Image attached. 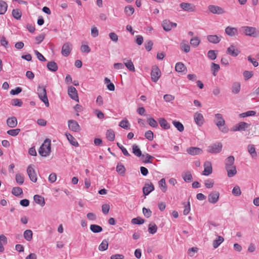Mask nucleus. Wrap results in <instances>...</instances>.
I'll return each mask as SVG.
<instances>
[{
    "label": "nucleus",
    "mask_w": 259,
    "mask_h": 259,
    "mask_svg": "<svg viewBox=\"0 0 259 259\" xmlns=\"http://www.w3.org/2000/svg\"><path fill=\"white\" fill-rule=\"evenodd\" d=\"M51 142L50 139H47L39 147L38 153L41 156L47 157L49 155L51 152Z\"/></svg>",
    "instance_id": "f257e3e1"
},
{
    "label": "nucleus",
    "mask_w": 259,
    "mask_h": 259,
    "mask_svg": "<svg viewBox=\"0 0 259 259\" xmlns=\"http://www.w3.org/2000/svg\"><path fill=\"white\" fill-rule=\"evenodd\" d=\"M214 122L222 132L224 133L228 132V128L226 126H224L225 121L221 114L217 113L215 114Z\"/></svg>",
    "instance_id": "f03ea898"
},
{
    "label": "nucleus",
    "mask_w": 259,
    "mask_h": 259,
    "mask_svg": "<svg viewBox=\"0 0 259 259\" xmlns=\"http://www.w3.org/2000/svg\"><path fill=\"white\" fill-rule=\"evenodd\" d=\"M37 95L39 99L44 103L47 107L49 106V102L47 95V91L44 86H39L37 88Z\"/></svg>",
    "instance_id": "7ed1b4c3"
},
{
    "label": "nucleus",
    "mask_w": 259,
    "mask_h": 259,
    "mask_svg": "<svg viewBox=\"0 0 259 259\" xmlns=\"http://www.w3.org/2000/svg\"><path fill=\"white\" fill-rule=\"evenodd\" d=\"M241 30L243 33L247 35L253 37L259 36V31L255 28L250 26H242Z\"/></svg>",
    "instance_id": "20e7f679"
},
{
    "label": "nucleus",
    "mask_w": 259,
    "mask_h": 259,
    "mask_svg": "<svg viewBox=\"0 0 259 259\" xmlns=\"http://www.w3.org/2000/svg\"><path fill=\"white\" fill-rule=\"evenodd\" d=\"M208 9L210 12L213 14L222 15L226 13L224 8L217 5H209Z\"/></svg>",
    "instance_id": "39448f33"
},
{
    "label": "nucleus",
    "mask_w": 259,
    "mask_h": 259,
    "mask_svg": "<svg viewBox=\"0 0 259 259\" xmlns=\"http://www.w3.org/2000/svg\"><path fill=\"white\" fill-rule=\"evenodd\" d=\"M222 144L220 143L214 144L208 147L207 151L211 153H218L222 149Z\"/></svg>",
    "instance_id": "423d86ee"
},
{
    "label": "nucleus",
    "mask_w": 259,
    "mask_h": 259,
    "mask_svg": "<svg viewBox=\"0 0 259 259\" xmlns=\"http://www.w3.org/2000/svg\"><path fill=\"white\" fill-rule=\"evenodd\" d=\"M72 48V45L70 42H67L62 46L61 53L64 57H67L70 53Z\"/></svg>",
    "instance_id": "0eeeda50"
},
{
    "label": "nucleus",
    "mask_w": 259,
    "mask_h": 259,
    "mask_svg": "<svg viewBox=\"0 0 259 259\" xmlns=\"http://www.w3.org/2000/svg\"><path fill=\"white\" fill-rule=\"evenodd\" d=\"M161 76V71L160 69L157 67H155L152 68L151 76L152 80L156 82Z\"/></svg>",
    "instance_id": "6e6552de"
},
{
    "label": "nucleus",
    "mask_w": 259,
    "mask_h": 259,
    "mask_svg": "<svg viewBox=\"0 0 259 259\" xmlns=\"http://www.w3.org/2000/svg\"><path fill=\"white\" fill-rule=\"evenodd\" d=\"M219 197V192L217 191H214L211 192L208 195V201L210 203L215 204L218 201Z\"/></svg>",
    "instance_id": "1a4fd4ad"
},
{
    "label": "nucleus",
    "mask_w": 259,
    "mask_h": 259,
    "mask_svg": "<svg viewBox=\"0 0 259 259\" xmlns=\"http://www.w3.org/2000/svg\"><path fill=\"white\" fill-rule=\"evenodd\" d=\"M68 127L70 130L78 132L81 130L80 127L77 121L74 120H69L68 121Z\"/></svg>",
    "instance_id": "9d476101"
},
{
    "label": "nucleus",
    "mask_w": 259,
    "mask_h": 259,
    "mask_svg": "<svg viewBox=\"0 0 259 259\" xmlns=\"http://www.w3.org/2000/svg\"><path fill=\"white\" fill-rule=\"evenodd\" d=\"M27 172L30 180L32 182L35 183L37 181V176L35 171L31 165L28 166L27 168Z\"/></svg>",
    "instance_id": "9b49d317"
},
{
    "label": "nucleus",
    "mask_w": 259,
    "mask_h": 259,
    "mask_svg": "<svg viewBox=\"0 0 259 259\" xmlns=\"http://www.w3.org/2000/svg\"><path fill=\"white\" fill-rule=\"evenodd\" d=\"M180 7L184 11L192 12L196 10V6L191 3H182L180 5Z\"/></svg>",
    "instance_id": "f8f14e48"
},
{
    "label": "nucleus",
    "mask_w": 259,
    "mask_h": 259,
    "mask_svg": "<svg viewBox=\"0 0 259 259\" xmlns=\"http://www.w3.org/2000/svg\"><path fill=\"white\" fill-rule=\"evenodd\" d=\"M194 119L195 123L199 126H202L204 122V118L203 115L198 112L194 114Z\"/></svg>",
    "instance_id": "ddd939ff"
},
{
    "label": "nucleus",
    "mask_w": 259,
    "mask_h": 259,
    "mask_svg": "<svg viewBox=\"0 0 259 259\" xmlns=\"http://www.w3.org/2000/svg\"><path fill=\"white\" fill-rule=\"evenodd\" d=\"M227 54L233 57L237 56L240 53V51L234 45H231L227 49Z\"/></svg>",
    "instance_id": "4468645a"
},
{
    "label": "nucleus",
    "mask_w": 259,
    "mask_h": 259,
    "mask_svg": "<svg viewBox=\"0 0 259 259\" xmlns=\"http://www.w3.org/2000/svg\"><path fill=\"white\" fill-rule=\"evenodd\" d=\"M249 126V124L245 122H241L238 124L235 125L232 128V131L234 132L236 131H245Z\"/></svg>",
    "instance_id": "2eb2a0df"
},
{
    "label": "nucleus",
    "mask_w": 259,
    "mask_h": 259,
    "mask_svg": "<svg viewBox=\"0 0 259 259\" xmlns=\"http://www.w3.org/2000/svg\"><path fill=\"white\" fill-rule=\"evenodd\" d=\"M177 26V23H173L169 20H164L162 23V27L163 29L166 31H170L172 28H175Z\"/></svg>",
    "instance_id": "dca6fc26"
},
{
    "label": "nucleus",
    "mask_w": 259,
    "mask_h": 259,
    "mask_svg": "<svg viewBox=\"0 0 259 259\" xmlns=\"http://www.w3.org/2000/svg\"><path fill=\"white\" fill-rule=\"evenodd\" d=\"M204 170L203 171L202 174L204 176H208L211 174L212 172V168L211 166V163L209 161H206L204 162Z\"/></svg>",
    "instance_id": "f3484780"
},
{
    "label": "nucleus",
    "mask_w": 259,
    "mask_h": 259,
    "mask_svg": "<svg viewBox=\"0 0 259 259\" xmlns=\"http://www.w3.org/2000/svg\"><path fill=\"white\" fill-rule=\"evenodd\" d=\"M68 95L75 101H78V97L76 89L73 87H69L68 89Z\"/></svg>",
    "instance_id": "a211bd4d"
},
{
    "label": "nucleus",
    "mask_w": 259,
    "mask_h": 259,
    "mask_svg": "<svg viewBox=\"0 0 259 259\" xmlns=\"http://www.w3.org/2000/svg\"><path fill=\"white\" fill-rule=\"evenodd\" d=\"M122 61L124 65L125 66L127 69H128L130 71L132 72L135 71V68L134 65L131 59L124 58L122 59Z\"/></svg>",
    "instance_id": "6ab92c4d"
},
{
    "label": "nucleus",
    "mask_w": 259,
    "mask_h": 259,
    "mask_svg": "<svg viewBox=\"0 0 259 259\" xmlns=\"http://www.w3.org/2000/svg\"><path fill=\"white\" fill-rule=\"evenodd\" d=\"M188 154L191 155H196L202 153V150L199 148L192 147L187 149Z\"/></svg>",
    "instance_id": "aec40b11"
},
{
    "label": "nucleus",
    "mask_w": 259,
    "mask_h": 259,
    "mask_svg": "<svg viewBox=\"0 0 259 259\" xmlns=\"http://www.w3.org/2000/svg\"><path fill=\"white\" fill-rule=\"evenodd\" d=\"M225 33L230 36H234L238 34L237 28L228 26L225 29Z\"/></svg>",
    "instance_id": "412c9836"
},
{
    "label": "nucleus",
    "mask_w": 259,
    "mask_h": 259,
    "mask_svg": "<svg viewBox=\"0 0 259 259\" xmlns=\"http://www.w3.org/2000/svg\"><path fill=\"white\" fill-rule=\"evenodd\" d=\"M225 169L227 171V176L228 177H233L237 174L236 167L235 165L226 167Z\"/></svg>",
    "instance_id": "4be33fe9"
},
{
    "label": "nucleus",
    "mask_w": 259,
    "mask_h": 259,
    "mask_svg": "<svg viewBox=\"0 0 259 259\" xmlns=\"http://www.w3.org/2000/svg\"><path fill=\"white\" fill-rule=\"evenodd\" d=\"M154 190V185L151 183L150 184H145L144 187L143 188V193L145 195H148Z\"/></svg>",
    "instance_id": "5701e85b"
},
{
    "label": "nucleus",
    "mask_w": 259,
    "mask_h": 259,
    "mask_svg": "<svg viewBox=\"0 0 259 259\" xmlns=\"http://www.w3.org/2000/svg\"><path fill=\"white\" fill-rule=\"evenodd\" d=\"M176 71L179 73L185 74L187 71V68L184 64L181 62L176 63L175 66Z\"/></svg>",
    "instance_id": "b1692460"
},
{
    "label": "nucleus",
    "mask_w": 259,
    "mask_h": 259,
    "mask_svg": "<svg viewBox=\"0 0 259 259\" xmlns=\"http://www.w3.org/2000/svg\"><path fill=\"white\" fill-rule=\"evenodd\" d=\"M208 41L212 44H218L221 41V37L217 35H209L207 36Z\"/></svg>",
    "instance_id": "393cba45"
},
{
    "label": "nucleus",
    "mask_w": 259,
    "mask_h": 259,
    "mask_svg": "<svg viewBox=\"0 0 259 259\" xmlns=\"http://www.w3.org/2000/svg\"><path fill=\"white\" fill-rule=\"evenodd\" d=\"M7 125L10 127H15L17 125V120L15 117L8 118L7 120Z\"/></svg>",
    "instance_id": "a878e982"
},
{
    "label": "nucleus",
    "mask_w": 259,
    "mask_h": 259,
    "mask_svg": "<svg viewBox=\"0 0 259 259\" xmlns=\"http://www.w3.org/2000/svg\"><path fill=\"white\" fill-rule=\"evenodd\" d=\"M154 157L148 153L143 154L141 157V160L144 163H151V160L153 159Z\"/></svg>",
    "instance_id": "bb28decb"
},
{
    "label": "nucleus",
    "mask_w": 259,
    "mask_h": 259,
    "mask_svg": "<svg viewBox=\"0 0 259 259\" xmlns=\"http://www.w3.org/2000/svg\"><path fill=\"white\" fill-rule=\"evenodd\" d=\"M66 136L69 143L75 147L78 146V143L76 140L70 134L66 133Z\"/></svg>",
    "instance_id": "cd10ccee"
},
{
    "label": "nucleus",
    "mask_w": 259,
    "mask_h": 259,
    "mask_svg": "<svg viewBox=\"0 0 259 259\" xmlns=\"http://www.w3.org/2000/svg\"><path fill=\"white\" fill-rule=\"evenodd\" d=\"M47 67L50 71L52 72H56L58 70V65L54 61L49 62Z\"/></svg>",
    "instance_id": "c85d7f7f"
},
{
    "label": "nucleus",
    "mask_w": 259,
    "mask_h": 259,
    "mask_svg": "<svg viewBox=\"0 0 259 259\" xmlns=\"http://www.w3.org/2000/svg\"><path fill=\"white\" fill-rule=\"evenodd\" d=\"M132 151L134 154L137 157H142L143 155L140 148L136 144H134L132 146Z\"/></svg>",
    "instance_id": "c756f323"
},
{
    "label": "nucleus",
    "mask_w": 259,
    "mask_h": 259,
    "mask_svg": "<svg viewBox=\"0 0 259 259\" xmlns=\"http://www.w3.org/2000/svg\"><path fill=\"white\" fill-rule=\"evenodd\" d=\"M34 200L38 204L41 206H44L45 205V201L44 197L38 195L34 196Z\"/></svg>",
    "instance_id": "7c9ffc66"
},
{
    "label": "nucleus",
    "mask_w": 259,
    "mask_h": 259,
    "mask_svg": "<svg viewBox=\"0 0 259 259\" xmlns=\"http://www.w3.org/2000/svg\"><path fill=\"white\" fill-rule=\"evenodd\" d=\"M181 49L185 53H188L190 51V47L185 40H183L180 44Z\"/></svg>",
    "instance_id": "2f4dec72"
},
{
    "label": "nucleus",
    "mask_w": 259,
    "mask_h": 259,
    "mask_svg": "<svg viewBox=\"0 0 259 259\" xmlns=\"http://www.w3.org/2000/svg\"><path fill=\"white\" fill-rule=\"evenodd\" d=\"M247 149L248 152L252 158H255L256 157L257 154L253 145H249L247 147Z\"/></svg>",
    "instance_id": "473e14b6"
},
{
    "label": "nucleus",
    "mask_w": 259,
    "mask_h": 259,
    "mask_svg": "<svg viewBox=\"0 0 259 259\" xmlns=\"http://www.w3.org/2000/svg\"><path fill=\"white\" fill-rule=\"evenodd\" d=\"M235 158L233 156H230L226 158L225 162V167L234 165Z\"/></svg>",
    "instance_id": "72a5a7b5"
},
{
    "label": "nucleus",
    "mask_w": 259,
    "mask_h": 259,
    "mask_svg": "<svg viewBox=\"0 0 259 259\" xmlns=\"http://www.w3.org/2000/svg\"><path fill=\"white\" fill-rule=\"evenodd\" d=\"M159 123L161 127L165 130L169 129L170 127V124L163 118H161L159 119Z\"/></svg>",
    "instance_id": "f704fd0d"
},
{
    "label": "nucleus",
    "mask_w": 259,
    "mask_h": 259,
    "mask_svg": "<svg viewBox=\"0 0 259 259\" xmlns=\"http://www.w3.org/2000/svg\"><path fill=\"white\" fill-rule=\"evenodd\" d=\"M183 180L186 182H190L192 181V176L189 171L184 172L182 174Z\"/></svg>",
    "instance_id": "c9c22d12"
},
{
    "label": "nucleus",
    "mask_w": 259,
    "mask_h": 259,
    "mask_svg": "<svg viewBox=\"0 0 259 259\" xmlns=\"http://www.w3.org/2000/svg\"><path fill=\"white\" fill-rule=\"evenodd\" d=\"M7 8V3L3 1H0V15L4 14L6 12Z\"/></svg>",
    "instance_id": "e433bc0d"
},
{
    "label": "nucleus",
    "mask_w": 259,
    "mask_h": 259,
    "mask_svg": "<svg viewBox=\"0 0 259 259\" xmlns=\"http://www.w3.org/2000/svg\"><path fill=\"white\" fill-rule=\"evenodd\" d=\"M116 171L119 174L123 176L125 172V168L122 164L118 163L116 166Z\"/></svg>",
    "instance_id": "4c0bfd02"
},
{
    "label": "nucleus",
    "mask_w": 259,
    "mask_h": 259,
    "mask_svg": "<svg viewBox=\"0 0 259 259\" xmlns=\"http://www.w3.org/2000/svg\"><path fill=\"white\" fill-rule=\"evenodd\" d=\"M240 83L238 82H235L233 83L232 87V92L235 94H237L239 93L240 91Z\"/></svg>",
    "instance_id": "58836bf2"
},
{
    "label": "nucleus",
    "mask_w": 259,
    "mask_h": 259,
    "mask_svg": "<svg viewBox=\"0 0 259 259\" xmlns=\"http://www.w3.org/2000/svg\"><path fill=\"white\" fill-rule=\"evenodd\" d=\"M190 43L193 47H197L200 43V39L198 36H195L190 39Z\"/></svg>",
    "instance_id": "ea45409f"
},
{
    "label": "nucleus",
    "mask_w": 259,
    "mask_h": 259,
    "mask_svg": "<svg viewBox=\"0 0 259 259\" xmlns=\"http://www.w3.org/2000/svg\"><path fill=\"white\" fill-rule=\"evenodd\" d=\"M158 185L161 190L163 192H165L167 190V187L165 183V179H161L158 182Z\"/></svg>",
    "instance_id": "a19ab883"
},
{
    "label": "nucleus",
    "mask_w": 259,
    "mask_h": 259,
    "mask_svg": "<svg viewBox=\"0 0 259 259\" xmlns=\"http://www.w3.org/2000/svg\"><path fill=\"white\" fill-rule=\"evenodd\" d=\"M32 235L33 233L31 230H27L24 231V238L28 241H30L32 239Z\"/></svg>",
    "instance_id": "79ce46f5"
},
{
    "label": "nucleus",
    "mask_w": 259,
    "mask_h": 259,
    "mask_svg": "<svg viewBox=\"0 0 259 259\" xmlns=\"http://www.w3.org/2000/svg\"><path fill=\"white\" fill-rule=\"evenodd\" d=\"M224 240L222 236H218V238L213 241L212 245L214 248H217Z\"/></svg>",
    "instance_id": "37998d69"
},
{
    "label": "nucleus",
    "mask_w": 259,
    "mask_h": 259,
    "mask_svg": "<svg viewBox=\"0 0 259 259\" xmlns=\"http://www.w3.org/2000/svg\"><path fill=\"white\" fill-rule=\"evenodd\" d=\"M135 12L134 8L131 6H127L124 8V13L127 16H131Z\"/></svg>",
    "instance_id": "c03bdc74"
},
{
    "label": "nucleus",
    "mask_w": 259,
    "mask_h": 259,
    "mask_svg": "<svg viewBox=\"0 0 259 259\" xmlns=\"http://www.w3.org/2000/svg\"><path fill=\"white\" fill-rule=\"evenodd\" d=\"M106 136L107 139L110 141H113L115 139L114 132L112 130H107Z\"/></svg>",
    "instance_id": "a18cd8bd"
},
{
    "label": "nucleus",
    "mask_w": 259,
    "mask_h": 259,
    "mask_svg": "<svg viewBox=\"0 0 259 259\" xmlns=\"http://www.w3.org/2000/svg\"><path fill=\"white\" fill-rule=\"evenodd\" d=\"M172 124L179 132H182L184 131V127L181 122L174 120L172 121Z\"/></svg>",
    "instance_id": "49530a36"
},
{
    "label": "nucleus",
    "mask_w": 259,
    "mask_h": 259,
    "mask_svg": "<svg viewBox=\"0 0 259 259\" xmlns=\"http://www.w3.org/2000/svg\"><path fill=\"white\" fill-rule=\"evenodd\" d=\"M119 126L127 130L130 128V124L126 119H124L119 122Z\"/></svg>",
    "instance_id": "de8ad7c7"
},
{
    "label": "nucleus",
    "mask_w": 259,
    "mask_h": 259,
    "mask_svg": "<svg viewBox=\"0 0 259 259\" xmlns=\"http://www.w3.org/2000/svg\"><path fill=\"white\" fill-rule=\"evenodd\" d=\"M90 230L94 233H97L101 232L102 231V228L97 225H91L90 226Z\"/></svg>",
    "instance_id": "09e8293b"
},
{
    "label": "nucleus",
    "mask_w": 259,
    "mask_h": 259,
    "mask_svg": "<svg viewBox=\"0 0 259 259\" xmlns=\"http://www.w3.org/2000/svg\"><path fill=\"white\" fill-rule=\"evenodd\" d=\"M157 230V226L154 223H150L148 226V232L151 234L156 233Z\"/></svg>",
    "instance_id": "8fccbe9b"
},
{
    "label": "nucleus",
    "mask_w": 259,
    "mask_h": 259,
    "mask_svg": "<svg viewBox=\"0 0 259 259\" xmlns=\"http://www.w3.org/2000/svg\"><path fill=\"white\" fill-rule=\"evenodd\" d=\"M12 15L15 19L19 20L21 17L22 13L19 9H14L12 11Z\"/></svg>",
    "instance_id": "3c124183"
},
{
    "label": "nucleus",
    "mask_w": 259,
    "mask_h": 259,
    "mask_svg": "<svg viewBox=\"0 0 259 259\" xmlns=\"http://www.w3.org/2000/svg\"><path fill=\"white\" fill-rule=\"evenodd\" d=\"M12 193L14 195L18 196L22 194L23 191L21 188L16 187L13 188Z\"/></svg>",
    "instance_id": "603ef678"
},
{
    "label": "nucleus",
    "mask_w": 259,
    "mask_h": 259,
    "mask_svg": "<svg viewBox=\"0 0 259 259\" xmlns=\"http://www.w3.org/2000/svg\"><path fill=\"white\" fill-rule=\"evenodd\" d=\"M108 243L106 240H103L99 246V249L100 251H105L107 249Z\"/></svg>",
    "instance_id": "864d4df0"
},
{
    "label": "nucleus",
    "mask_w": 259,
    "mask_h": 259,
    "mask_svg": "<svg viewBox=\"0 0 259 259\" xmlns=\"http://www.w3.org/2000/svg\"><path fill=\"white\" fill-rule=\"evenodd\" d=\"M233 195L235 196H239L241 194V191L240 187L238 186H235L232 191Z\"/></svg>",
    "instance_id": "5fc2aeb1"
},
{
    "label": "nucleus",
    "mask_w": 259,
    "mask_h": 259,
    "mask_svg": "<svg viewBox=\"0 0 259 259\" xmlns=\"http://www.w3.org/2000/svg\"><path fill=\"white\" fill-rule=\"evenodd\" d=\"M217 51L210 50L207 53V57L211 60H214L217 58Z\"/></svg>",
    "instance_id": "6e6d98bb"
},
{
    "label": "nucleus",
    "mask_w": 259,
    "mask_h": 259,
    "mask_svg": "<svg viewBox=\"0 0 259 259\" xmlns=\"http://www.w3.org/2000/svg\"><path fill=\"white\" fill-rule=\"evenodd\" d=\"M20 132L19 128L10 130L7 131V134L12 136H16L18 135Z\"/></svg>",
    "instance_id": "4d7b16f0"
},
{
    "label": "nucleus",
    "mask_w": 259,
    "mask_h": 259,
    "mask_svg": "<svg viewBox=\"0 0 259 259\" xmlns=\"http://www.w3.org/2000/svg\"><path fill=\"white\" fill-rule=\"evenodd\" d=\"M16 181L19 185H22L24 183V177L23 176L19 174H17L15 176Z\"/></svg>",
    "instance_id": "13d9d810"
},
{
    "label": "nucleus",
    "mask_w": 259,
    "mask_h": 259,
    "mask_svg": "<svg viewBox=\"0 0 259 259\" xmlns=\"http://www.w3.org/2000/svg\"><path fill=\"white\" fill-rule=\"evenodd\" d=\"M205 186L207 188H211L214 185V181L212 179H207L205 181Z\"/></svg>",
    "instance_id": "bf43d9fd"
},
{
    "label": "nucleus",
    "mask_w": 259,
    "mask_h": 259,
    "mask_svg": "<svg viewBox=\"0 0 259 259\" xmlns=\"http://www.w3.org/2000/svg\"><path fill=\"white\" fill-rule=\"evenodd\" d=\"M11 104L13 106L21 107L22 105V102L20 99H14L12 100Z\"/></svg>",
    "instance_id": "052dcab7"
},
{
    "label": "nucleus",
    "mask_w": 259,
    "mask_h": 259,
    "mask_svg": "<svg viewBox=\"0 0 259 259\" xmlns=\"http://www.w3.org/2000/svg\"><path fill=\"white\" fill-rule=\"evenodd\" d=\"M211 71L213 72V74L215 76V72H218L219 70L220 69V66L219 65L215 64L214 63H211Z\"/></svg>",
    "instance_id": "680f3d73"
},
{
    "label": "nucleus",
    "mask_w": 259,
    "mask_h": 259,
    "mask_svg": "<svg viewBox=\"0 0 259 259\" xmlns=\"http://www.w3.org/2000/svg\"><path fill=\"white\" fill-rule=\"evenodd\" d=\"M132 223L133 224L141 225L144 223V220L141 218H134L132 220Z\"/></svg>",
    "instance_id": "e2e57ef3"
},
{
    "label": "nucleus",
    "mask_w": 259,
    "mask_h": 259,
    "mask_svg": "<svg viewBox=\"0 0 259 259\" xmlns=\"http://www.w3.org/2000/svg\"><path fill=\"white\" fill-rule=\"evenodd\" d=\"M110 39L113 42H116L118 39V35L114 32H110L109 34Z\"/></svg>",
    "instance_id": "0e129e2a"
},
{
    "label": "nucleus",
    "mask_w": 259,
    "mask_h": 259,
    "mask_svg": "<svg viewBox=\"0 0 259 259\" xmlns=\"http://www.w3.org/2000/svg\"><path fill=\"white\" fill-rule=\"evenodd\" d=\"M80 51L82 53H89L91 52V49L88 45H82L80 47Z\"/></svg>",
    "instance_id": "69168bd1"
},
{
    "label": "nucleus",
    "mask_w": 259,
    "mask_h": 259,
    "mask_svg": "<svg viewBox=\"0 0 259 259\" xmlns=\"http://www.w3.org/2000/svg\"><path fill=\"white\" fill-rule=\"evenodd\" d=\"M110 205L108 204H104L102 206V211L103 213L106 214L108 213L110 210Z\"/></svg>",
    "instance_id": "338daca9"
},
{
    "label": "nucleus",
    "mask_w": 259,
    "mask_h": 259,
    "mask_svg": "<svg viewBox=\"0 0 259 259\" xmlns=\"http://www.w3.org/2000/svg\"><path fill=\"white\" fill-rule=\"evenodd\" d=\"M149 124L153 127H156L158 126L157 121L153 118L151 117L148 119Z\"/></svg>",
    "instance_id": "774afa93"
}]
</instances>
